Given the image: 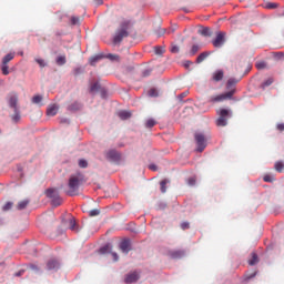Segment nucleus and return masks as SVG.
Returning <instances> with one entry per match:
<instances>
[{"instance_id": "obj_24", "label": "nucleus", "mask_w": 284, "mask_h": 284, "mask_svg": "<svg viewBox=\"0 0 284 284\" xmlns=\"http://www.w3.org/2000/svg\"><path fill=\"white\" fill-rule=\"evenodd\" d=\"M210 57V52H202L197 58H196V63H203V61Z\"/></svg>"}, {"instance_id": "obj_38", "label": "nucleus", "mask_w": 284, "mask_h": 284, "mask_svg": "<svg viewBox=\"0 0 284 284\" xmlns=\"http://www.w3.org/2000/svg\"><path fill=\"white\" fill-rule=\"evenodd\" d=\"M199 50H200L199 44H194L190 51L191 57H194V54H196Z\"/></svg>"}, {"instance_id": "obj_21", "label": "nucleus", "mask_w": 284, "mask_h": 284, "mask_svg": "<svg viewBox=\"0 0 284 284\" xmlns=\"http://www.w3.org/2000/svg\"><path fill=\"white\" fill-rule=\"evenodd\" d=\"M100 254H112V246L106 244L100 248Z\"/></svg>"}, {"instance_id": "obj_45", "label": "nucleus", "mask_w": 284, "mask_h": 284, "mask_svg": "<svg viewBox=\"0 0 284 284\" xmlns=\"http://www.w3.org/2000/svg\"><path fill=\"white\" fill-rule=\"evenodd\" d=\"M79 168H88V161H85V160H80V161H79Z\"/></svg>"}, {"instance_id": "obj_49", "label": "nucleus", "mask_w": 284, "mask_h": 284, "mask_svg": "<svg viewBox=\"0 0 284 284\" xmlns=\"http://www.w3.org/2000/svg\"><path fill=\"white\" fill-rule=\"evenodd\" d=\"M189 185H196V178H190L187 180Z\"/></svg>"}, {"instance_id": "obj_3", "label": "nucleus", "mask_w": 284, "mask_h": 284, "mask_svg": "<svg viewBox=\"0 0 284 284\" xmlns=\"http://www.w3.org/2000/svg\"><path fill=\"white\" fill-rule=\"evenodd\" d=\"M236 89H232L231 91H227L219 95H211L209 98V103H223V101L232 99V97H234Z\"/></svg>"}, {"instance_id": "obj_1", "label": "nucleus", "mask_w": 284, "mask_h": 284, "mask_svg": "<svg viewBox=\"0 0 284 284\" xmlns=\"http://www.w3.org/2000/svg\"><path fill=\"white\" fill-rule=\"evenodd\" d=\"M131 23L132 22L130 20L121 21L120 28L115 31V34L113 37L114 45H119V43H121V41H123V39L130 37V32L128 30H130Z\"/></svg>"}, {"instance_id": "obj_47", "label": "nucleus", "mask_w": 284, "mask_h": 284, "mask_svg": "<svg viewBox=\"0 0 284 284\" xmlns=\"http://www.w3.org/2000/svg\"><path fill=\"white\" fill-rule=\"evenodd\" d=\"M152 74V69H146L142 72V77H150Z\"/></svg>"}, {"instance_id": "obj_34", "label": "nucleus", "mask_w": 284, "mask_h": 284, "mask_svg": "<svg viewBox=\"0 0 284 284\" xmlns=\"http://www.w3.org/2000/svg\"><path fill=\"white\" fill-rule=\"evenodd\" d=\"M156 125V121L154 119H149L145 122V128H154Z\"/></svg>"}, {"instance_id": "obj_32", "label": "nucleus", "mask_w": 284, "mask_h": 284, "mask_svg": "<svg viewBox=\"0 0 284 284\" xmlns=\"http://www.w3.org/2000/svg\"><path fill=\"white\" fill-rule=\"evenodd\" d=\"M43 101V97L41 95H34L32 98V103H34L36 105H39V103H41Z\"/></svg>"}, {"instance_id": "obj_59", "label": "nucleus", "mask_w": 284, "mask_h": 284, "mask_svg": "<svg viewBox=\"0 0 284 284\" xmlns=\"http://www.w3.org/2000/svg\"><path fill=\"white\" fill-rule=\"evenodd\" d=\"M20 55L23 57V52H20Z\"/></svg>"}, {"instance_id": "obj_7", "label": "nucleus", "mask_w": 284, "mask_h": 284, "mask_svg": "<svg viewBox=\"0 0 284 284\" xmlns=\"http://www.w3.org/2000/svg\"><path fill=\"white\" fill-rule=\"evenodd\" d=\"M225 43V32H219L216 38L213 40L214 48H223Z\"/></svg>"}, {"instance_id": "obj_5", "label": "nucleus", "mask_w": 284, "mask_h": 284, "mask_svg": "<svg viewBox=\"0 0 284 284\" xmlns=\"http://www.w3.org/2000/svg\"><path fill=\"white\" fill-rule=\"evenodd\" d=\"M45 194L48 199H51V205H53V207H59V205L63 204V199H61L57 189H48Z\"/></svg>"}, {"instance_id": "obj_57", "label": "nucleus", "mask_w": 284, "mask_h": 284, "mask_svg": "<svg viewBox=\"0 0 284 284\" xmlns=\"http://www.w3.org/2000/svg\"><path fill=\"white\" fill-rule=\"evenodd\" d=\"M31 267H32V270H37V266H34V265H31Z\"/></svg>"}, {"instance_id": "obj_43", "label": "nucleus", "mask_w": 284, "mask_h": 284, "mask_svg": "<svg viewBox=\"0 0 284 284\" xmlns=\"http://www.w3.org/2000/svg\"><path fill=\"white\" fill-rule=\"evenodd\" d=\"M149 97H159V91H156V89H150Z\"/></svg>"}, {"instance_id": "obj_4", "label": "nucleus", "mask_w": 284, "mask_h": 284, "mask_svg": "<svg viewBox=\"0 0 284 284\" xmlns=\"http://www.w3.org/2000/svg\"><path fill=\"white\" fill-rule=\"evenodd\" d=\"M219 119L216 120L217 128H225L227 125L229 119L232 116V112L227 109H220L217 111Z\"/></svg>"}, {"instance_id": "obj_6", "label": "nucleus", "mask_w": 284, "mask_h": 284, "mask_svg": "<svg viewBox=\"0 0 284 284\" xmlns=\"http://www.w3.org/2000/svg\"><path fill=\"white\" fill-rule=\"evenodd\" d=\"M194 139L197 145L196 152H203V150L207 148V139H205V135L203 133H195Z\"/></svg>"}, {"instance_id": "obj_39", "label": "nucleus", "mask_w": 284, "mask_h": 284, "mask_svg": "<svg viewBox=\"0 0 284 284\" xmlns=\"http://www.w3.org/2000/svg\"><path fill=\"white\" fill-rule=\"evenodd\" d=\"M263 181H265V183H273V181H275L274 176L272 175H264Z\"/></svg>"}, {"instance_id": "obj_25", "label": "nucleus", "mask_w": 284, "mask_h": 284, "mask_svg": "<svg viewBox=\"0 0 284 284\" xmlns=\"http://www.w3.org/2000/svg\"><path fill=\"white\" fill-rule=\"evenodd\" d=\"M68 110H70L71 112H75L77 110H81V103L73 102L72 104L69 105Z\"/></svg>"}, {"instance_id": "obj_58", "label": "nucleus", "mask_w": 284, "mask_h": 284, "mask_svg": "<svg viewBox=\"0 0 284 284\" xmlns=\"http://www.w3.org/2000/svg\"><path fill=\"white\" fill-rule=\"evenodd\" d=\"M16 276H21V272H20V273H17Z\"/></svg>"}, {"instance_id": "obj_54", "label": "nucleus", "mask_w": 284, "mask_h": 284, "mask_svg": "<svg viewBox=\"0 0 284 284\" xmlns=\"http://www.w3.org/2000/svg\"><path fill=\"white\" fill-rule=\"evenodd\" d=\"M267 8H268V9H274V8H276V3H268V4H267Z\"/></svg>"}, {"instance_id": "obj_18", "label": "nucleus", "mask_w": 284, "mask_h": 284, "mask_svg": "<svg viewBox=\"0 0 284 284\" xmlns=\"http://www.w3.org/2000/svg\"><path fill=\"white\" fill-rule=\"evenodd\" d=\"M69 230H72V232H79V229L77 227V220H74V217L69 220Z\"/></svg>"}, {"instance_id": "obj_17", "label": "nucleus", "mask_w": 284, "mask_h": 284, "mask_svg": "<svg viewBox=\"0 0 284 284\" xmlns=\"http://www.w3.org/2000/svg\"><path fill=\"white\" fill-rule=\"evenodd\" d=\"M168 183H170V180H162L160 182V190L162 194H165L168 192Z\"/></svg>"}, {"instance_id": "obj_10", "label": "nucleus", "mask_w": 284, "mask_h": 284, "mask_svg": "<svg viewBox=\"0 0 284 284\" xmlns=\"http://www.w3.org/2000/svg\"><path fill=\"white\" fill-rule=\"evenodd\" d=\"M120 250L124 254H128L132 250V244L130 243V240H124L120 243Z\"/></svg>"}, {"instance_id": "obj_16", "label": "nucleus", "mask_w": 284, "mask_h": 284, "mask_svg": "<svg viewBox=\"0 0 284 284\" xmlns=\"http://www.w3.org/2000/svg\"><path fill=\"white\" fill-rule=\"evenodd\" d=\"M171 258H183L185 256V252L183 251H172L170 253Z\"/></svg>"}, {"instance_id": "obj_12", "label": "nucleus", "mask_w": 284, "mask_h": 284, "mask_svg": "<svg viewBox=\"0 0 284 284\" xmlns=\"http://www.w3.org/2000/svg\"><path fill=\"white\" fill-rule=\"evenodd\" d=\"M58 112H59V105L51 104L47 109V116H57Z\"/></svg>"}, {"instance_id": "obj_48", "label": "nucleus", "mask_w": 284, "mask_h": 284, "mask_svg": "<svg viewBox=\"0 0 284 284\" xmlns=\"http://www.w3.org/2000/svg\"><path fill=\"white\" fill-rule=\"evenodd\" d=\"M181 229H182V230H190V222H183V223L181 224Z\"/></svg>"}, {"instance_id": "obj_20", "label": "nucleus", "mask_w": 284, "mask_h": 284, "mask_svg": "<svg viewBox=\"0 0 284 284\" xmlns=\"http://www.w3.org/2000/svg\"><path fill=\"white\" fill-rule=\"evenodd\" d=\"M30 205V200H22L18 203L17 210H26Z\"/></svg>"}, {"instance_id": "obj_14", "label": "nucleus", "mask_w": 284, "mask_h": 284, "mask_svg": "<svg viewBox=\"0 0 284 284\" xmlns=\"http://www.w3.org/2000/svg\"><path fill=\"white\" fill-rule=\"evenodd\" d=\"M139 281V273L133 272L126 275L125 283H136Z\"/></svg>"}, {"instance_id": "obj_2", "label": "nucleus", "mask_w": 284, "mask_h": 284, "mask_svg": "<svg viewBox=\"0 0 284 284\" xmlns=\"http://www.w3.org/2000/svg\"><path fill=\"white\" fill-rule=\"evenodd\" d=\"M81 185V180L77 175H71L69 179L67 191L68 196H77L79 194V186Z\"/></svg>"}, {"instance_id": "obj_40", "label": "nucleus", "mask_w": 284, "mask_h": 284, "mask_svg": "<svg viewBox=\"0 0 284 284\" xmlns=\"http://www.w3.org/2000/svg\"><path fill=\"white\" fill-rule=\"evenodd\" d=\"M155 54H163L165 52V48L163 47H155L154 48Z\"/></svg>"}, {"instance_id": "obj_51", "label": "nucleus", "mask_w": 284, "mask_h": 284, "mask_svg": "<svg viewBox=\"0 0 284 284\" xmlns=\"http://www.w3.org/2000/svg\"><path fill=\"white\" fill-rule=\"evenodd\" d=\"M149 170H152L153 172H156V170H158L156 164H151V165L149 166Z\"/></svg>"}, {"instance_id": "obj_55", "label": "nucleus", "mask_w": 284, "mask_h": 284, "mask_svg": "<svg viewBox=\"0 0 284 284\" xmlns=\"http://www.w3.org/2000/svg\"><path fill=\"white\" fill-rule=\"evenodd\" d=\"M254 276H256V272L251 274V275H248L247 278H254Z\"/></svg>"}, {"instance_id": "obj_52", "label": "nucleus", "mask_w": 284, "mask_h": 284, "mask_svg": "<svg viewBox=\"0 0 284 284\" xmlns=\"http://www.w3.org/2000/svg\"><path fill=\"white\" fill-rule=\"evenodd\" d=\"M277 130H280V132H283L284 131V124L283 123L277 124Z\"/></svg>"}, {"instance_id": "obj_56", "label": "nucleus", "mask_w": 284, "mask_h": 284, "mask_svg": "<svg viewBox=\"0 0 284 284\" xmlns=\"http://www.w3.org/2000/svg\"><path fill=\"white\" fill-rule=\"evenodd\" d=\"M161 34H165V29H161Z\"/></svg>"}, {"instance_id": "obj_42", "label": "nucleus", "mask_w": 284, "mask_h": 284, "mask_svg": "<svg viewBox=\"0 0 284 284\" xmlns=\"http://www.w3.org/2000/svg\"><path fill=\"white\" fill-rule=\"evenodd\" d=\"M12 205H13L12 202H7L2 207L3 212H8V210H12Z\"/></svg>"}, {"instance_id": "obj_50", "label": "nucleus", "mask_w": 284, "mask_h": 284, "mask_svg": "<svg viewBox=\"0 0 284 284\" xmlns=\"http://www.w3.org/2000/svg\"><path fill=\"white\" fill-rule=\"evenodd\" d=\"M111 255L113 257V261H119V254L111 251Z\"/></svg>"}, {"instance_id": "obj_28", "label": "nucleus", "mask_w": 284, "mask_h": 284, "mask_svg": "<svg viewBox=\"0 0 284 284\" xmlns=\"http://www.w3.org/2000/svg\"><path fill=\"white\" fill-rule=\"evenodd\" d=\"M55 63H58V65H65L67 63L65 55H59L55 60Z\"/></svg>"}, {"instance_id": "obj_44", "label": "nucleus", "mask_w": 284, "mask_h": 284, "mask_svg": "<svg viewBox=\"0 0 284 284\" xmlns=\"http://www.w3.org/2000/svg\"><path fill=\"white\" fill-rule=\"evenodd\" d=\"M36 62L40 65V68H45V61L43 59H36Z\"/></svg>"}, {"instance_id": "obj_23", "label": "nucleus", "mask_w": 284, "mask_h": 284, "mask_svg": "<svg viewBox=\"0 0 284 284\" xmlns=\"http://www.w3.org/2000/svg\"><path fill=\"white\" fill-rule=\"evenodd\" d=\"M12 59H14V53H9L4 55L2 59V65H8V62L12 61Z\"/></svg>"}, {"instance_id": "obj_8", "label": "nucleus", "mask_w": 284, "mask_h": 284, "mask_svg": "<svg viewBox=\"0 0 284 284\" xmlns=\"http://www.w3.org/2000/svg\"><path fill=\"white\" fill-rule=\"evenodd\" d=\"M61 268V263L57 258H51L47 262V270L57 272Z\"/></svg>"}, {"instance_id": "obj_13", "label": "nucleus", "mask_w": 284, "mask_h": 284, "mask_svg": "<svg viewBox=\"0 0 284 284\" xmlns=\"http://www.w3.org/2000/svg\"><path fill=\"white\" fill-rule=\"evenodd\" d=\"M18 102H19V95H17V93L11 94L9 98L10 108H13V110H17Z\"/></svg>"}, {"instance_id": "obj_46", "label": "nucleus", "mask_w": 284, "mask_h": 284, "mask_svg": "<svg viewBox=\"0 0 284 284\" xmlns=\"http://www.w3.org/2000/svg\"><path fill=\"white\" fill-rule=\"evenodd\" d=\"M71 24H72V26L79 24V17H72V18H71Z\"/></svg>"}, {"instance_id": "obj_26", "label": "nucleus", "mask_w": 284, "mask_h": 284, "mask_svg": "<svg viewBox=\"0 0 284 284\" xmlns=\"http://www.w3.org/2000/svg\"><path fill=\"white\" fill-rule=\"evenodd\" d=\"M258 263V255L256 253H252V258L248 260V265H256Z\"/></svg>"}, {"instance_id": "obj_53", "label": "nucleus", "mask_w": 284, "mask_h": 284, "mask_svg": "<svg viewBox=\"0 0 284 284\" xmlns=\"http://www.w3.org/2000/svg\"><path fill=\"white\" fill-rule=\"evenodd\" d=\"M19 119H21V115H19V113H16L13 115V121H19Z\"/></svg>"}, {"instance_id": "obj_22", "label": "nucleus", "mask_w": 284, "mask_h": 284, "mask_svg": "<svg viewBox=\"0 0 284 284\" xmlns=\"http://www.w3.org/2000/svg\"><path fill=\"white\" fill-rule=\"evenodd\" d=\"M118 116H120L122 119V121H125V120L130 119V116H132V113H130L129 111H120L118 113Z\"/></svg>"}, {"instance_id": "obj_30", "label": "nucleus", "mask_w": 284, "mask_h": 284, "mask_svg": "<svg viewBox=\"0 0 284 284\" xmlns=\"http://www.w3.org/2000/svg\"><path fill=\"white\" fill-rule=\"evenodd\" d=\"M255 68H257V70H265V68H267V62L265 61L256 62Z\"/></svg>"}, {"instance_id": "obj_41", "label": "nucleus", "mask_w": 284, "mask_h": 284, "mask_svg": "<svg viewBox=\"0 0 284 284\" xmlns=\"http://www.w3.org/2000/svg\"><path fill=\"white\" fill-rule=\"evenodd\" d=\"M101 214V211L99 209H93L89 212L90 216H99Z\"/></svg>"}, {"instance_id": "obj_35", "label": "nucleus", "mask_w": 284, "mask_h": 284, "mask_svg": "<svg viewBox=\"0 0 284 284\" xmlns=\"http://www.w3.org/2000/svg\"><path fill=\"white\" fill-rule=\"evenodd\" d=\"M1 71L4 77H8V74H10V69L8 64H2Z\"/></svg>"}, {"instance_id": "obj_11", "label": "nucleus", "mask_w": 284, "mask_h": 284, "mask_svg": "<svg viewBox=\"0 0 284 284\" xmlns=\"http://www.w3.org/2000/svg\"><path fill=\"white\" fill-rule=\"evenodd\" d=\"M106 159H109V161H119L121 159V154L116 152V150H110L106 152Z\"/></svg>"}, {"instance_id": "obj_19", "label": "nucleus", "mask_w": 284, "mask_h": 284, "mask_svg": "<svg viewBox=\"0 0 284 284\" xmlns=\"http://www.w3.org/2000/svg\"><path fill=\"white\" fill-rule=\"evenodd\" d=\"M101 59H103V54L93 55L90 58V65H97Z\"/></svg>"}, {"instance_id": "obj_29", "label": "nucleus", "mask_w": 284, "mask_h": 284, "mask_svg": "<svg viewBox=\"0 0 284 284\" xmlns=\"http://www.w3.org/2000/svg\"><path fill=\"white\" fill-rule=\"evenodd\" d=\"M106 59H109L110 61H121V57H119V54H112V53H109L106 55Z\"/></svg>"}, {"instance_id": "obj_36", "label": "nucleus", "mask_w": 284, "mask_h": 284, "mask_svg": "<svg viewBox=\"0 0 284 284\" xmlns=\"http://www.w3.org/2000/svg\"><path fill=\"white\" fill-rule=\"evenodd\" d=\"M170 51L172 52V54H179L181 49L179 48V45L172 44Z\"/></svg>"}, {"instance_id": "obj_31", "label": "nucleus", "mask_w": 284, "mask_h": 284, "mask_svg": "<svg viewBox=\"0 0 284 284\" xmlns=\"http://www.w3.org/2000/svg\"><path fill=\"white\" fill-rule=\"evenodd\" d=\"M272 83H274V79L273 78H268L266 81H264L262 83V88L265 89V88H270V85H272Z\"/></svg>"}, {"instance_id": "obj_33", "label": "nucleus", "mask_w": 284, "mask_h": 284, "mask_svg": "<svg viewBox=\"0 0 284 284\" xmlns=\"http://www.w3.org/2000/svg\"><path fill=\"white\" fill-rule=\"evenodd\" d=\"M100 88H101V84H99V82H94L93 84H91L90 90L91 92H99Z\"/></svg>"}, {"instance_id": "obj_15", "label": "nucleus", "mask_w": 284, "mask_h": 284, "mask_svg": "<svg viewBox=\"0 0 284 284\" xmlns=\"http://www.w3.org/2000/svg\"><path fill=\"white\" fill-rule=\"evenodd\" d=\"M199 34L202 37H212V29L205 27L199 30Z\"/></svg>"}, {"instance_id": "obj_27", "label": "nucleus", "mask_w": 284, "mask_h": 284, "mask_svg": "<svg viewBox=\"0 0 284 284\" xmlns=\"http://www.w3.org/2000/svg\"><path fill=\"white\" fill-rule=\"evenodd\" d=\"M236 83H239V80L235 78H230L227 83H226V88L227 90H230V88H232V85H236Z\"/></svg>"}, {"instance_id": "obj_37", "label": "nucleus", "mask_w": 284, "mask_h": 284, "mask_svg": "<svg viewBox=\"0 0 284 284\" xmlns=\"http://www.w3.org/2000/svg\"><path fill=\"white\" fill-rule=\"evenodd\" d=\"M284 163L283 162H276L275 163V170L276 172H283Z\"/></svg>"}, {"instance_id": "obj_9", "label": "nucleus", "mask_w": 284, "mask_h": 284, "mask_svg": "<svg viewBox=\"0 0 284 284\" xmlns=\"http://www.w3.org/2000/svg\"><path fill=\"white\" fill-rule=\"evenodd\" d=\"M225 77V72L223 70H216L213 72L211 81H214V83H219L220 81H223Z\"/></svg>"}]
</instances>
